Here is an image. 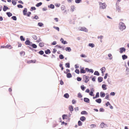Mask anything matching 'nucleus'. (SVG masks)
Wrapping results in <instances>:
<instances>
[{
    "mask_svg": "<svg viewBox=\"0 0 129 129\" xmlns=\"http://www.w3.org/2000/svg\"><path fill=\"white\" fill-rule=\"evenodd\" d=\"M80 120L82 122H84L86 119L85 117L84 116H82L80 118Z\"/></svg>",
    "mask_w": 129,
    "mask_h": 129,
    "instance_id": "2eb2a0df",
    "label": "nucleus"
},
{
    "mask_svg": "<svg viewBox=\"0 0 129 129\" xmlns=\"http://www.w3.org/2000/svg\"><path fill=\"white\" fill-rule=\"evenodd\" d=\"M69 109L71 112V113H72V112L74 110V107L72 105H70L69 107Z\"/></svg>",
    "mask_w": 129,
    "mask_h": 129,
    "instance_id": "9d476101",
    "label": "nucleus"
},
{
    "mask_svg": "<svg viewBox=\"0 0 129 129\" xmlns=\"http://www.w3.org/2000/svg\"><path fill=\"white\" fill-rule=\"evenodd\" d=\"M6 14L9 17H10L12 15V13L10 12H7Z\"/></svg>",
    "mask_w": 129,
    "mask_h": 129,
    "instance_id": "c85d7f7f",
    "label": "nucleus"
},
{
    "mask_svg": "<svg viewBox=\"0 0 129 129\" xmlns=\"http://www.w3.org/2000/svg\"><path fill=\"white\" fill-rule=\"evenodd\" d=\"M59 58L60 59H62L64 58V56L62 54H60L59 55Z\"/></svg>",
    "mask_w": 129,
    "mask_h": 129,
    "instance_id": "58836bf2",
    "label": "nucleus"
},
{
    "mask_svg": "<svg viewBox=\"0 0 129 129\" xmlns=\"http://www.w3.org/2000/svg\"><path fill=\"white\" fill-rule=\"evenodd\" d=\"M17 7L19 8H22L23 7V6L21 4H19L17 5Z\"/></svg>",
    "mask_w": 129,
    "mask_h": 129,
    "instance_id": "4d7b16f0",
    "label": "nucleus"
},
{
    "mask_svg": "<svg viewBox=\"0 0 129 129\" xmlns=\"http://www.w3.org/2000/svg\"><path fill=\"white\" fill-rule=\"evenodd\" d=\"M106 85L105 84H103L102 85V88L104 90H106L107 89Z\"/></svg>",
    "mask_w": 129,
    "mask_h": 129,
    "instance_id": "bb28decb",
    "label": "nucleus"
},
{
    "mask_svg": "<svg viewBox=\"0 0 129 129\" xmlns=\"http://www.w3.org/2000/svg\"><path fill=\"white\" fill-rule=\"evenodd\" d=\"M84 60L85 61L88 62H90V61L89 59L88 58L87 59H84Z\"/></svg>",
    "mask_w": 129,
    "mask_h": 129,
    "instance_id": "0e129e2a",
    "label": "nucleus"
},
{
    "mask_svg": "<svg viewBox=\"0 0 129 129\" xmlns=\"http://www.w3.org/2000/svg\"><path fill=\"white\" fill-rule=\"evenodd\" d=\"M96 79V76H94L93 77H92V80L93 82H95Z\"/></svg>",
    "mask_w": 129,
    "mask_h": 129,
    "instance_id": "774afa93",
    "label": "nucleus"
},
{
    "mask_svg": "<svg viewBox=\"0 0 129 129\" xmlns=\"http://www.w3.org/2000/svg\"><path fill=\"white\" fill-rule=\"evenodd\" d=\"M127 56L125 54H124L122 55V59L123 60H124L127 58Z\"/></svg>",
    "mask_w": 129,
    "mask_h": 129,
    "instance_id": "393cba45",
    "label": "nucleus"
},
{
    "mask_svg": "<svg viewBox=\"0 0 129 129\" xmlns=\"http://www.w3.org/2000/svg\"><path fill=\"white\" fill-rule=\"evenodd\" d=\"M104 109L102 108H100L99 110V111L100 112H104Z\"/></svg>",
    "mask_w": 129,
    "mask_h": 129,
    "instance_id": "338daca9",
    "label": "nucleus"
},
{
    "mask_svg": "<svg viewBox=\"0 0 129 129\" xmlns=\"http://www.w3.org/2000/svg\"><path fill=\"white\" fill-rule=\"evenodd\" d=\"M90 127L91 128H93L96 127V125L95 124H91L90 125Z\"/></svg>",
    "mask_w": 129,
    "mask_h": 129,
    "instance_id": "603ef678",
    "label": "nucleus"
},
{
    "mask_svg": "<svg viewBox=\"0 0 129 129\" xmlns=\"http://www.w3.org/2000/svg\"><path fill=\"white\" fill-rule=\"evenodd\" d=\"M119 27L121 30L122 31L125 29L126 27L123 22H120L119 23Z\"/></svg>",
    "mask_w": 129,
    "mask_h": 129,
    "instance_id": "f257e3e1",
    "label": "nucleus"
},
{
    "mask_svg": "<svg viewBox=\"0 0 129 129\" xmlns=\"http://www.w3.org/2000/svg\"><path fill=\"white\" fill-rule=\"evenodd\" d=\"M38 53L41 55H43L44 54V52L43 51L41 50L39 51Z\"/></svg>",
    "mask_w": 129,
    "mask_h": 129,
    "instance_id": "79ce46f5",
    "label": "nucleus"
},
{
    "mask_svg": "<svg viewBox=\"0 0 129 129\" xmlns=\"http://www.w3.org/2000/svg\"><path fill=\"white\" fill-rule=\"evenodd\" d=\"M75 72L78 74H79L80 73V71L78 69H76L75 71Z\"/></svg>",
    "mask_w": 129,
    "mask_h": 129,
    "instance_id": "5fc2aeb1",
    "label": "nucleus"
},
{
    "mask_svg": "<svg viewBox=\"0 0 129 129\" xmlns=\"http://www.w3.org/2000/svg\"><path fill=\"white\" fill-rule=\"evenodd\" d=\"M65 66L66 68H70V63L69 62H67L65 63Z\"/></svg>",
    "mask_w": 129,
    "mask_h": 129,
    "instance_id": "7c9ffc66",
    "label": "nucleus"
},
{
    "mask_svg": "<svg viewBox=\"0 0 129 129\" xmlns=\"http://www.w3.org/2000/svg\"><path fill=\"white\" fill-rule=\"evenodd\" d=\"M31 14V13L30 12H28L27 13L26 15L27 16V17H29L30 16V15Z\"/></svg>",
    "mask_w": 129,
    "mask_h": 129,
    "instance_id": "680f3d73",
    "label": "nucleus"
},
{
    "mask_svg": "<svg viewBox=\"0 0 129 129\" xmlns=\"http://www.w3.org/2000/svg\"><path fill=\"white\" fill-rule=\"evenodd\" d=\"M76 103V101L75 100L73 99L72 101V103L73 104H74Z\"/></svg>",
    "mask_w": 129,
    "mask_h": 129,
    "instance_id": "69168bd1",
    "label": "nucleus"
},
{
    "mask_svg": "<svg viewBox=\"0 0 129 129\" xmlns=\"http://www.w3.org/2000/svg\"><path fill=\"white\" fill-rule=\"evenodd\" d=\"M77 79L78 81H80L82 80V78L81 77H77Z\"/></svg>",
    "mask_w": 129,
    "mask_h": 129,
    "instance_id": "864d4df0",
    "label": "nucleus"
},
{
    "mask_svg": "<svg viewBox=\"0 0 129 129\" xmlns=\"http://www.w3.org/2000/svg\"><path fill=\"white\" fill-rule=\"evenodd\" d=\"M59 122H61V125H66L67 124V123L64 122V121H62V120H60Z\"/></svg>",
    "mask_w": 129,
    "mask_h": 129,
    "instance_id": "72a5a7b5",
    "label": "nucleus"
},
{
    "mask_svg": "<svg viewBox=\"0 0 129 129\" xmlns=\"http://www.w3.org/2000/svg\"><path fill=\"white\" fill-rule=\"evenodd\" d=\"M94 75L97 76H99L100 74L98 71H95L94 73Z\"/></svg>",
    "mask_w": 129,
    "mask_h": 129,
    "instance_id": "2f4dec72",
    "label": "nucleus"
},
{
    "mask_svg": "<svg viewBox=\"0 0 129 129\" xmlns=\"http://www.w3.org/2000/svg\"><path fill=\"white\" fill-rule=\"evenodd\" d=\"M35 16H32L31 17V18L33 19H36V20H37L39 19V17L38 16L36 15H35Z\"/></svg>",
    "mask_w": 129,
    "mask_h": 129,
    "instance_id": "6ab92c4d",
    "label": "nucleus"
},
{
    "mask_svg": "<svg viewBox=\"0 0 129 129\" xmlns=\"http://www.w3.org/2000/svg\"><path fill=\"white\" fill-rule=\"evenodd\" d=\"M31 47L33 48H36L37 47V45L33 43L31 44L30 46Z\"/></svg>",
    "mask_w": 129,
    "mask_h": 129,
    "instance_id": "4be33fe9",
    "label": "nucleus"
},
{
    "mask_svg": "<svg viewBox=\"0 0 129 129\" xmlns=\"http://www.w3.org/2000/svg\"><path fill=\"white\" fill-rule=\"evenodd\" d=\"M63 96L66 98L68 99L69 97V95L68 93H66L64 94Z\"/></svg>",
    "mask_w": 129,
    "mask_h": 129,
    "instance_id": "a878e982",
    "label": "nucleus"
},
{
    "mask_svg": "<svg viewBox=\"0 0 129 129\" xmlns=\"http://www.w3.org/2000/svg\"><path fill=\"white\" fill-rule=\"evenodd\" d=\"M75 8V6H74L73 5L71 7V8L70 10V11L71 12H73L74 10V9Z\"/></svg>",
    "mask_w": 129,
    "mask_h": 129,
    "instance_id": "a18cd8bd",
    "label": "nucleus"
},
{
    "mask_svg": "<svg viewBox=\"0 0 129 129\" xmlns=\"http://www.w3.org/2000/svg\"><path fill=\"white\" fill-rule=\"evenodd\" d=\"M11 18L13 20L15 21H16L17 20V17L16 16H13Z\"/></svg>",
    "mask_w": 129,
    "mask_h": 129,
    "instance_id": "49530a36",
    "label": "nucleus"
},
{
    "mask_svg": "<svg viewBox=\"0 0 129 129\" xmlns=\"http://www.w3.org/2000/svg\"><path fill=\"white\" fill-rule=\"evenodd\" d=\"M39 46L41 47H42L44 46V44L43 43L40 42L39 44Z\"/></svg>",
    "mask_w": 129,
    "mask_h": 129,
    "instance_id": "ea45409f",
    "label": "nucleus"
},
{
    "mask_svg": "<svg viewBox=\"0 0 129 129\" xmlns=\"http://www.w3.org/2000/svg\"><path fill=\"white\" fill-rule=\"evenodd\" d=\"M102 100L100 98H98V99H96L95 100V102L96 103H97L99 104L101 103L102 102Z\"/></svg>",
    "mask_w": 129,
    "mask_h": 129,
    "instance_id": "a211bd4d",
    "label": "nucleus"
},
{
    "mask_svg": "<svg viewBox=\"0 0 129 129\" xmlns=\"http://www.w3.org/2000/svg\"><path fill=\"white\" fill-rule=\"evenodd\" d=\"M80 30L81 31H85L86 32H87L88 31V30L87 29L84 27H81Z\"/></svg>",
    "mask_w": 129,
    "mask_h": 129,
    "instance_id": "0eeeda50",
    "label": "nucleus"
},
{
    "mask_svg": "<svg viewBox=\"0 0 129 129\" xmlns=\"http://www.w3.org/2000/svg\"><path fill=\"white\" fill-rule=\"evenodd\" d=\"M66 51L70 52L71 51V49L70 47H67L65 49Z\"/></svg>",
    "mask_w": 129,
    "mask_h": 129,
    "instance_id": "b1692460",
    "label": "nucleus"
},
{
    "mask_svg": "<svg viewBox=\"0 0 129 129\" xmlns=\"http://www.w3.org/2000/svg\"><path fill=\"white\" fill-rule=\"evenodd\" d=\"M12 3L13 5H15L17 3V2L15 1V0H12Z\"/></svg>",
    "mask_w": 129,
    "mask_h": 129,
    "instance_id": "de8ad7c7",
    "label": "nucleus"
},
{
    "mask_svg": "<svg viewBox=\"0 0 129 129\" xmlns=\"http://www.w3.org/2000/svg\"><path fill=\"white\" fill-rule=\"evenodd\" d=\"M98 82L100 83L103 81V78L102 77L100 76L98 78Z\"/></svg>",
    "mask_w": 129,
    "mask_h": 129,
    "instance_id": "ddd939ff",
    "label": "nucleus"
},
{
    "mask_svg": "<svg viewBox=\"0 0 129 129\" xmlns=\"http://www.w3.org/2000/svg\"><path fill=\"white\" fill-rule=\"evenodd\" d=\"M78 97L79 98H81L82 97V96L81 95V94L79 92L78 93Z\"/></svg>",
    "mask_w": 129,
    "mask_h": 129,
    "instance_id": "13d9d810",
    "label": "nucleus"
},
{
    "mask_svg": "<svg viewBox=\"0 0 129 129\" xmlns=\"http://www.w3.org/2000/svg\"><path fill=\"white\" fill-rule=\"evenodd\" d=\"M27 9L25 8L23 11V14L24 15H26L27 14Z\"/></svg>",
    "mask_w": 129,
    "mask_h": 129,
    "instance_id": "f8f14e48",
    "label": "nucleus"
},
{
    "mask_svg": "<svg viewBox=\"0 0 129 129\" xmlns=\"http://www.w3.org/2000/svg\"><path fill=\"white\" fill-rule=\"evenodd\" d=\"M45 52L46 54H49L51 53V52L49 49H47L45 51Z\"/></svg>",
    "mask_w": 129,
    "mask_h": 129,
    "instance_id": "412c9836",
    "label": "nucleus"
},
{
    "mask_svg": "<svg viewBox=\"0 0 129 129\" xmlns=\"http://www.w3.org/2000/svg\"><path fill=\"white\" fill-rule=\"evenodd\" d=\"M88 46L91 47L92 48H93L94 47V45L93 43H89L88 44Z\"/></svg>",
    "mask_w": 129,
    "mask_h": 129,
    "instance_id": "f704fd0d",
    "label": "nucleus"
},
{
    "mask_svg": "<svg viewBox=\"0 0 129 129\" xmlns=\"http://www.w3.org/2000/svg\"><path fill=\"white\" fill-rule=\"evenodd\" d=\"M53 27L54 28L57 30L58 31H59V27L54 26H53Z\"/></svg>",
    "mask_w": 129,
    "mask_h": 129,
    "instance_id": "052dcab7",
    "label": "nucleus"
},
{
    "mask_svg": "<svg viewBox=\"0 0 129 129\" xmlns=\"http://www.w3.org/2000/svg\"><path fill=\"white\" fill-rule=\"evenodd\" d=\"M66 9L65 6L64 5H62L61 6V10H63Z\"/></svg>",
    "mask_w": 129,
    "mask_h": 129,
    "instance_id": "3c124183",
    "label": "nucleus"
},
{
    "mask_svg": "<svg viewBox=\"0 0 129 129\" xmlns=\"http://www.w3.org/2000/svg\"><path fill=\"white\" fill-rule=\"evenodd\" d=\"M72 74L70 73H68L67 74V77L68 78H70L72 77Z\"/></svg>",
    "mask_w": 129,
    "mask_h": 129,
    "instance_id": "5701e85b",
    "label": "nucleus"
},
{
    "mask_svg": "<svg viewBox=\"0 0 129 129\" xmlns=\"http://www.w3.org/2000/svg\"><path fill=\"white\" fill-rule=\"evenodd\" d=\"M81 114L82 115H87L88 113L85 111H83L81 112Z\"/></svg>",
    "mask_w": 129,
    "mask_h": 129,
    "instance_id": "cd10ccee",
    "label": "nucleus"
},
{
    "mask_svg": "<svg viewBox=\"0 0 129 129\" xmlns=\"http://www.w3.org/2000/svg\"><path fill=\"white\" fill-rule=\"evenodd\" d=\"M36 60L35 59V60H31L27 61V63H35L36 61Z\"/></svg>",
    "mask_w": 129,
    "mask_h": 129,
    "instance_id": "dca6fc26",
    "label": "nucleus"
},
{
    "mask_svg": "<svg viewBox=\"0 0 129 129\" xmlns=\"http://www.w3.org/2000/svg\"><path fill=\"white\" fill-rule=\"evenodd\" d=\"M84 101L87 103H89L90 102V100L89 99L87 98H84L83 99Z\"/></svg>",
    "mask_w": 129,
    "mask_h": 129,
    "instance_id": "1a4fd4ad",
    "label": "nucleus"
},
{
    "mask_svg": "<svg viewBox=\"0 0 129 129\" xmlns=\"http://www.w3.org/2000/svg\"><path fill=\"white\" fill-rule=\"evenodd\" d=\"M60 41L61 42V43L64 45L68 43L66 41H64L62 38L60 39Z\"/></svg>",
    "mask_w": 129,
    "mask_h": 129,
    "instance_id": "6e6552de",
    "label": "nucleus"
},
{
    "mask_svg": "<svg viewBox=\"0 0 129 129\" xmlns=\"http://www.w3.org/2000/svg\"><path fill=\"white\" fill-rule=\"evenodd\" d=\"M25 44L26 45H28L30 46L31 44H32V42H30L29 40V39L27 38L26 39V41L25 42Z\"/></svg>",
    "mask_w": 129,
    "mask_h": 129,
    "instance_id": "20e7f679",
    "label": "nucleus"
},
{
    "mask_svg": "<svg viewBox=\"0 0 129 129\" xmlns=\"http://www.w3.org/2000/svg\"><path fill=\"white\" fill-rule=\"evenodd\" d=\"M84 67H81V66H80V73L81 74L82 73H85V70H84Z\"/></svg>",
    "mask_w": 129,
    "mask_h": 129,
    "instance_id": "39448f33",
    "label": "nucleus"
},
{
    "mask_svg": "<svg viewBox=\"0 0 129 129\" xmlns=\"http://www.w3.org/2000/svg\"><path fill=\"white\" fill-rule=\"evenodd\" d=\"M105 93L102 92L101 91L100 92V96L101 98H103L105 96Z\"/></svg>",
    "mask_w": 129,
    "mask_h": 129,
    "instance_id": "4468645a",
    "label": "nucleus"
},
{
    "mask_svg": "<svg viewBox=\"0 0 129 129\" xmlns=\"http://www.w3.org/2000/svg\"><path fill=\"white\" fill-rule=\"evenodd\" d=\"M82 1V0H75V2L77 4L79 3Z\"/></svg>",
    "mask_w": 129,
    "mask_h": 129,
    "instance_id": "bf43d9fd",
    "label": "nucleus"
},
{
    "mask_svg": "<svg viewBox=\"0 0 129 129\" xmlns=\"http://www.w3.org/2000/svg\"><path fill=\"white\" fill-rule=\"evenodd\" d=\"M12 48V46L10 45L7 44L6 46V48L11 49Z\"/></svg>",
    "mask_w": 129,
    "mask_h": 129,
    "instance_id": "473e14b6",
    "label": "nucleus"
},
{
    "mask_svg": "<svg viewBox=\"0 0 129 129\" xmlns=\"http://www.w3.org/2000/svg\"><path fill=\"white\" fill-rule=\"evenodd\" d=\"M62 118L63 120H64V119H67V118L68 117V115L67 114H64L62 115Z\"/></svg>",
    "mask_w": 129,
    "mask_h": 129,
    "instance_id": "aec40b11",
    "label": "nucleus"
},
{
    "mask_svg": "<svg viewBox=\"0 0 129 129\" xmlns=\"http://www.w3.org/2000/svg\"><path fill=\"white\" fill-rule=\"evenodd\" d=\"M82 78L83 79H85L84 81H83V82H84L85 83H87L89 80V77L88 76L85 75H84L83 76Z\"/></svg>",
    "mask_w": 129,
    "mask_h": 129,
    "instance_id": "f03ea898",
    "label": "nucleus"
},
{
    "mask_svg": "<svg viewBox=\"0 0 129 129\" xmlns=\"http://www.w3.org/2000/svg\"><path fill=\"white\" fill-rule=\"evenodd\" d=\"M99 5L100 8H101L103 9H105L106 6V5L105 3H102L101 2H99Z\"/></svg>",
    "mask_w": 129,
    "mask_h": 129,
    "instance_id": "7ed1b4c3",
    "label": "nucleus"
},
{
    "mask_svg": "<svg viewBox=\"0 0 129 129\" xmlns=\"http://www.w3.org/2000/svg\"><path fill=\"white\" fill-rule=\"evenodd\" d=\"M100 70L101 71V72H105L106 70V68L105 67H103Z\"/></svg>",
    "mask_w": 129,
    "mask_h": 129,
    "instance_id": "09e8293b",
    "label": "nucleus"
},
{
    "mask_svg": "<svg viewBox=\"0 0 129 129\" xmlns=\"http://www.w3.org/2000/svg\"><path fill=\"white\" fill-rule=\"evenodd\" d=\"M82 122L81 120H79L78 121V125L79 126H81L82 125Z\"/></svg>",
    "mask_w": 129,
    "mask_h": 129,
    "instance_id": "4c0bfd02",
    "label": "nucleus"
},
{
    "mask_svg": "<svg viewBox=\"0 0 129 129\" xmlns=\"http://www.w3.org/2000/svg\"><path fill=\"white\" fill-rule=\"evenodd\" d=\"M9 9L10 8H9L8 7H7L6 6H4V7L3 8V10L5 12L7 10H9Z\"/></svg>",
    "mask_w": 129,
    "mask_h": 129,
    "instance_id": "9b49d317",
    "label": "nucleus"
},
{
    "mask_svg": "<svg viewBox=\"0 0 129 129\" xmlns=\"http://www.w3.org/2000/svg\"><path fill=\"white\" fill-rule=\"evenodd\" d=\"M42 4V3L41 2H40L37 3L36 5V6L37 7H39L41 6Z\"/></svg>",
    "mask_w": 129,
    "mask_h": 129,
    "instance_id": "c756f323",
    "label": "nucleus"
},
{
    "mask_svg": "<svg viewBox=\"0 0 129 129\" xmlns=\"http://www.w3.org/2000/svg\"><path fill=\"white\" fill-rule=\"evenodd\" d=\"M108 56L109 57H110L109 58V59L110 60H111L112 59V57H111L112 56V55L111 54H109L108 55Z\"/></svg>",
    "mask_w": 129,
    "mask_h": 129,
    "instance_id": "6e6d98bb",
    "label": "nucleus"
},
{
    "mask_svg": "<svg viewBox=\"0 0 129 129\" xmlns=\"http://www.w3.org/2000/svg\"><path fill=\"white\" fill-rule=\"evenodd\" d=\"M119 52L120 53H122L123 52H125L126 49L124 47H121L119 48Z\"/></svg>",
    "mask_w": 129,
    "mask_h": 129,
    "instance_id": "423d86ee",
    "label": "nucleus"
},
{
    "mask_svg": "<svg viewBox=\"0 0 129 129\" xmlns=\"http://www.w3.org/2000/svg\"><path fill=\"white\" fill-rule=\"evenodd\" d=\"M36 9V8L35 7H31L30 10L31 11H32L34 10H35Z\"/></svg>",
    "mask_w": 129,
    "mask_h": 129,
    "instance_id": "a19ab883",
    "label": "nucleus"
},
{
    "mask_svg": "<svg viewBox=\"0 0 129 129\" xmlns=\"http://www.w3.org/2000/svg\"><path fill=\"white\" fill-rule=\"evenodd\" d=\"M69 23L70 24H75V21H72V20L71 19H70L69 20Z\"/></svg>",
    "mask_w": 129,
    "mask_h": 129,
    "instance_id": "e2e57ef3",
    "label": "nucleus"
},
{
    "mask_svg": "<svg viewBox=\"0 0 129 129\" xmlns=\"http://www.w3.org/2000/svg\"><path fill=\"white\" fill-rule=\"evenodd\" d=\"M38 25L39 26L41 27L42 26L44 25L41 22H39L38 23Z\"/></svg>",
    "mask_w": 129,
    "mask_h": 129,
    "instance_id": "37998d69",
    "label": "nucleus"
},
{
    "mask_svg": "<svg viewBox=\"0 0 129 129\" xmlns=\"http://www.w3.org/2000/svg\"><path fill=\"white\" fill-rule=\"evenodd\" d=\"M48 7L49 8H50L52 9H53L54 8L55 6L53 4H50V5L48 6Z\"/></svg>",
    "mask_w": 129,
    "mask_h": 129,
    "instance_id": "f3484780",
    "label": "nucleus"
},
{
    "mask_svg": "<svg viewBox=\"0 0 129 129\" xmlns=\"http://www.w3.org/2000/svg\"><path fill=\"white\" fill-rule=\"evenodd\" d=\"M106 95L105 97V99L108 100H109V95L107 93H106Z\"/></svg>",
    "mask_w": 129,
    "mask_h": 129,
    "instance_id": "8fccbe9b",
    "label": "nucleus"
},
{
    "mask_svg": "<svg viewBox=\"0 0 129 129\" xmlns=\"http://www.w3.org/2000/svg\"><path fill=\"white\" fill-rule=\"evenodd\" d=\"M20 39L22 41H24L25 40V38L24 37L22 36H21L20 37Z\"/></svg>",
    "mask_w": 129,
    "mask_h": 129,
    "instance_id": "c9c22d12",
    "label": "nucleus"
},
{
    "mask_svg": "<svg viewBox=\"0 0 129 129\" xmlns=\"http://www.w3.org/2000/svg\"><path fill=\"white\" fill-rule=\"evenodd\" d=\"M81 88L82 90L84 91L86 89V87L84 86L83 85H82L81 86Z\"/></svg>",
    "mask_w": 129,
    "mask_h": 129,
    "instance_id": "e433bc0d",
    "label": "nucleus"
},
{
    "mask_svg": "<svg viewBox=\"0 0 129 129\" xmlns=\"http://www.w3.org/2000/svg\"><path fill=\"white\" fill-rule=\"evenodd\" d=\"M105 123L104 122H102L100 125V126L102 128H103L105 127Z\"/></svg>",
    "mask_w": 129,
    "mask_h": 129,
    "instance_id": "c03bdc74",
    "label": "nucleus"
}]
</instances>
